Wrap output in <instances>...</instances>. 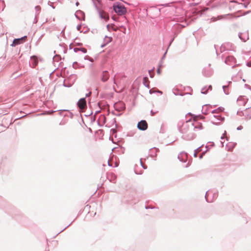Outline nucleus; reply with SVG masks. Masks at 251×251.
Wrapping results in <instances>:
<instances>
[{
  "mask_svg": "<svg viewBox=\"0 0 251 251\" xmlns=\"http://www.w3.org/2000/svg\"><path fill=\"white\" fill-rule=\"evenodd\" d=\"M31 66L32 68H35L38 63V58L36 56L31 57Z\"/></svg>",
  "mask_w": 251,
  "mask_h": 251,
  "instance_id": "423d86ee",
  "label": "nucleus"
},
{
  "mask_svg": "<svg viewBox=\"0 0 251 251\" xmlns=\"http://www.w3.org/2000/svg\"><path fill=\"white\" fill-rule=\"evenodd\" d=\"M41 7L40 6H36L35 7V10L36 13L37 14H39V13H40V12L41 11Z\"/></svg>",
  "mask_w": 251,
  "mask_h": 251,
  "instance_id": "9d476101",
  "label": "nucleus"
},
{
  "mask_svg": "<svg viewBox=\"0 0 251 251\" xmlns=\"http://www.w3.org/2000/svg\"><path fill=\"white\" fill-rule=\"evenodd\" d=\"M193 120L195 121H197L200 119H202L204 117L201 115L194 116H193Z\"/></svg>",
  "mask_w": 251,
  "mask_h": 251,
  "instance_id": "1a4fd4ad",
  "label": "nucleus"
},
{
  "mask_svg": "<svg viewBox=\"0 0 251 251\" xmlns=\"http://www.w3.org/2000/svg\"><path fill=\"white\" fill-rule=\"evenodd\" d=\"M157 73L158 75H160L161 74V69L158 68L157 70Z\"/></svg>",
  "mask_w": 251,
  "mask_h": 251,
  "instance_id": "9b49d317",
  "label": "nucleus"
},
{
  "mask_svg": "<svg viewBox=\"0 0 251 251\" xmlns=\"http://www.w3.org/2000/svg\"><path fill=\"white\" fill-rule=\"evenodd\" d=\"M107 28L108 30L110 31L111 30H113L114 31H117L118 30V27H115V25L113 24L108 25H107Z\"/></svg>",
  "mask_w": 251,
  "mask_h": 251,
  "instance_id": "6e6552de",
  "label": "nucleus"
},
{
  "mask_svg": "<svg viewBox=\"0 0 251 251\" xmlns=\"http://www.w3.org/2000/svg\"><path fill=\"white\" fill-rule=\"evenodd\" d=\"M77 105L80 109H84L86 107V101L84 98L81 99L77 102Z\"/></svg>",
  "mask_w": 251,
  "mask_h": 251,
  "instance_id": "39448f33",
  "label": "nucleus"
},
{
  "mask_svg": "<svg viewBox=\"0 0 251 251\" xmlns=\"http://www.w3.org/2000/svg\"><path fill=\"white\" fill-rule=\"evenodd\" d=\"M114 10L116 13L120 15L124 14L126 11V8L121 5L114 6Z\"/></svg>",
  "mask_w": 251,
  "mask_h": 251,
  "instance_id": "f257e3e1",
  "label": "nucleus"
},
{
  "mask_svg": "<svg viewBox=\"0 0 251 251\" xmlns=\"http://www.w3.org/2000/svg\"><path fill=\"white\" fill-rule=\"evenodd\" d=\"M114 83L116 84V82H115V79L114 80Z\"/></svg>",
  "mask_w": 251,
  "mask_h": 251,
  "instance_id": "dca6fc26",
  "label": "nucleus"
},
{
  "mask_svg": "<svg viewBox=\"0 0 251 251\" xmlns=\"http://www.w3.org/2000/svg\"><path fill=\"white\" fill-rule=\"evenodd\" d=\"M148 125L145 120H142L137 124V127L141 130H145L148 128Z\"/></svg>",
  "mask_w": 251,
  "mask_h": 251,
  "instance_id": "f03ea898",
  "label": "nucleus"
},
{
  "mask_svg": "<svg viewBox=\"0 0 251 251\" xmlns=\"http://www.w3.org/2000/svg\"><path fill=\"white\" fill-rule=\"evenodd\" d=\"M223 138H224V136L221 137V139H223Z\"/></svg>",
  "mask_w": 251,
  "mask_h": 251,
  "instance_id": "a211bd4d",
  "label": "nucleus"
},
{
  "mask_svg": "<svg viewBox=\"0 0 251 251\" xmlns=\"http://www.w3.org/2000/svg\"><path fill=\"white\" fill-rule=\"evenodd\" d=\"M100 16L101 18L103 19L104 20L107 21L109 19V15L105 12L101 10L99 12Z\"/></svg>",
  "mask_w": 251,
  "mask_h": 251,
  "instance_id": "0eeeda50",
  "label": "nucleus"
},
{
  "mask_svg": "<svg viewBox=\"0 0 251 251\" xmlns=\"http://www.w3.org/2000/svg\"><path fill=\"white\" fill-rule=\"evenodd\" d=\"M209 88L211 89V88H212L211 86H209Z\"/></svg>",
  "mask_w": 251,
  "mask_h": 251,
  "instance_id": "f3484780",
  "label": "nucleus"
},
{
  "mask_svg": "<svg viewBox=\"0 0 251 251\" xmlns=\"http://www.w3.org/2000/svg\"><path fill=\"white\" fill-rule=\"evenodd\" d=\"M108 41H111L112 40V38L111 37H108Z\"/></svg>",
  "mask_w": 251,
  "mask_h": 251,
  "instance_id": "f8f14e48",
  "label": "nucleus"
},
{
  "mask_svg": "<svg viewBox=\"0 0 251 251\" xmlns=\"http://www.w3.org/2000/svg\"><path fill=\"white\" fill-rule=\"evenodd\" d=\"M109 73L106 71L102 72V73H101V74L100 75V80L102 82H106V81H107V80L109 79Z\"/></svg>",
  "mask_w": 251,
  "mask_h": 251,
  "instance_id": "20e7f679",
  "label": "nucleus"
},
{
  "mask_svg": "<svg viewBox=\"0 0 251 251\" xmlns=\"http://www.w3.org/2000/svg\"><path fill=\"white\" fill-rule=\"evenodd\" d=\"M90 206H89V205H87L85 206V208H86H86H90Z\"/></svg>",
  "mask_w": 251,
  "mask_h": 251,
  "instance_id": "ddd939ff",
  "label": "nucleus"
},
{
  "mask_svg": "<svg viewBox=\"0 0 251 251\" xmlns=\"http://www.w3.org/2000/svg\"><path fill=\"white\" fill-rule=\"evenodd\" d=\"M26 39V36L23 37L21 38L15 39L14 40L13 43L12 44V46H15L19 44H22L25 41Z\"/></svg>",
  "mask_w": 251,
  "mask_h": 251,
  "instance_id": "7ed1b4c3",
  "label": "nucleus"
},
{
  "mask_svg": "<svg viewBox=\"0 0 251 251\" xmlns=\"http://www.w3.org/2000/svg\"><path fill=\"white\" fill-rule=\"evenodd\" d=\"M248 65L249 66H251V63L250 62H249L248 63Z\"/></svg>",
  "mask_w": 251,
  "mask_h": 251,
  "instance_id": "2eb2a0df",
  "label": "nucleus"
},
{
  "mask_svg": "<svg viewBox=\"0 0 251 251\" xmlns=\"http://www.w3.org/2000/svg\"><path fill=\"white\" fill-rule=\"evenodd\" d=\"M83 51L84 52H86V50L85 49H83Z\"/></svg>",
  "mask_w": 251,
  "mask_h": 251,
  "instance_id": "4468645a",
  "label": "nucleus"
}]
</instances>
